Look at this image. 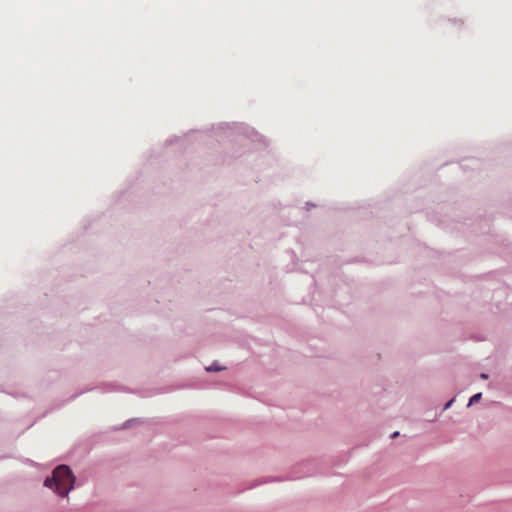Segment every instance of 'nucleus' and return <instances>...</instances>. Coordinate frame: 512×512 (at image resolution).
Segmentation results:
<instances>
[{"label":"nucleus","mask_w":512,"mask_h":512,"mask_svg":"<svg viewBox=\"0 0 512 512\" xmlns=\"http://www.w3.org/2000/svg\"><path fill=\"white\" fill-rule=\"evenodd\" d=\"M481 397H482V393H477V394L473 395L470 398L468 405H472V404L476 403L477 401H479L481 399Z\"/></svg>","instance_id":"2"},{"label":"nucleus","mask_w":512,"mask_h":512,"mask_svg":"<svg viewBox=\"0 0 512 512\" xmlns=\"http://www.w3.org/2000/svg\"><path fill=\"white\" fill-rule=\"evenodd\" d=\"M75 476L66 465H60L53 471L52 477L45 480V486L54 489L60 496H67L74 487Z\"/></svg>","instance_id":"1"},{"label":"nucleus","mask_w":512,"mask_h":512,"mask_svg":"<svg viewBox=\"0 0 512 512\" xmlns=\"http://www.w3.org/2000/svg\"><path fill=\"white\" fill-rule=\"evenodd\" d=\"M480 377H481L482 379H487V378H488V375H487V374H485V373H482V374L480 375Z\"/></svg>","instance_id":"5"},{"label":"nucleus","mask_w":512,"mask_h":512,"mask_svg":"<svg viewBox=\"0 0 512 512\" xmlns=\"http://www.w3.org/2000/svg\"><path fill=\"white\" fill-rule=\"evenodd\" d=\"M223 369H224V367H221V366H219V365H218V364H216V363H214V364H212L211 366H209V367H207V368H206V370H207V371H221V370H223Z\"/></svg>","instance_id":"3"},{"label":"nucleus","mask_w":512,"mask_h":512,"mask_svg":"<svg viewBox=\"0 0 512 512\" xmlns=\"http://www.w3.org/2000/svg\"><path fill=\"white\" fill-rule=\"evenodd\" d=\"M452 402H453V400L448 401V402L445 404L444 409H448V408L451 406Z\"/></svg>","instance_id":"4"},{"label":"nucleus","mask_w":512,"mask_h":512,"mask_svg":"<svg viewBox=\"0 0 512 512\" xmlns=\"http://www.w3.org/2000/svg\"><path fill=\"white\" fill-rule=\"evenodd\" d=\"M398 435H399V432H394V433L392 434V438H395V437H397Z\"/></svg>","instance_id":"6"}]
</instances>
